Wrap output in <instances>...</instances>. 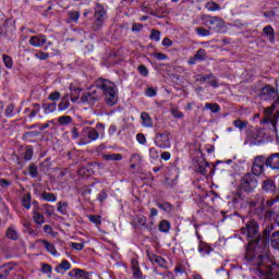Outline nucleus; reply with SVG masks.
Here are the masks:
<instances>
[{"label": "nucleus", "instance_id": "f257e3e1", "mask_svg": "<svg viewBox=\"0 0 279 279\" xmlns=\"http://www.w3.org/2000/svg\"><path fill=\"white\" fill-rule=\"evenodd\" d=\"M244 226L240 229L241 234L247 241L245 258L253 263L258 258H265V252L269 250V233L274 232V225H268L260 233V225L253 218H242Z\"/></svg>", "mask_w": 279, "mask_h": 279}, {"label": "nucleus", "instance_id": "f03ea898", "mask_svg": "<svg viewBox=\"0 0 279 279\" xmlns=\"http://www.w3.org/2000/svg\"><path fill=\"white\" fill-rule=\"evenodd\" d=\"M94 85L102 93L106 106L112 108L119 104V87L116 82L100 76L95 80Z\"/></svg>", "mask_w": 279, "mask_h": 279}, {"label": "nucleus", "instance_id": "7ed1b4c3", "mask_svg": "<svg viewBox=\"0 0 279 279\" xmlns=\"http://www.w3.org/2000/svg\"><path fill=\"white\" fill-rule=\"evenodd\" d=\"M108 21V11L101 3H97L94 11V21L92 24L93 32L99 33Z\"/></svg>", "mask_w": 279, "mask_h": 279}, {"label": "nucleus", "instance_id": "20e7f679", "mask_svg": "<svg viewBox=\"0 0 279 279\" xmlns=\"http://www.w3.org/2000/svg\"><path fill=\"white\" fill-rule=\"evenodd\" d=\"M239 189L243 193H254L258 189V179L251 172H247L241 178Z\"/></svg>", "mask_w": 279, "mask_h": 279}, {"label": "nucleus", "instance_id": "39448f33", "mask_svg": "<svg viewBox=\"0 0 279 279\" xmlns=\"http://www.w3.org/2000/svg\"><path fill=\"white\" fill-rule=\"evenodd\" d=\"M155 145L160 149L171 148V133H169V131L156 133Z\"/></svg>", "mask_w": 279, "mask_h": 279}, {"label": "nucleus", "instance_id": "423d86ee", "mask_svg": "<svg viewBox=\"0 0 279 279\" xmlns=\"http://www.w3.org/2000/svg\"><path fill=\"white\" fill-rule=\"evenodd\" d=\"M266 158L263 155L256 156L252 166V175L259 178L265 173Z\"/></svg>", "mask_w": 279, "mask_h": 279}, {"label": "nucleus", "instance_id": "0eeeda50", "mask_svg": "<svg viewBox=\"0 0 279 279\" xmlns=\"http://www.w3.org/2000/svg\"><path fill=\"white\" fill-rule=\"evenodd\" d=\"M83 132L85 134H87L88 140L81 141L80 145H88V144L93 143V141H97V138H99V132L97 131V129L87 126V128L83 129Z\"/></svg>", "mask_w": 279, "mask_h": 279}, {"label": "nucleus", "instance_id": "6e6552de", "mask_svg": "<svg viewBox=\"0 0 279 279\" xmlns=\"http://www.w3.org/2000/svg\"><path fill=\"white\" fill-rule=\"evenodd\" d=\"M208 59V54H206V49L201 48L196 51V53L191 57L187 60V64H190V66H193L195 64H197V62H205V60Z\"/></svg>", "mask_w": 279, "mask_h": 279}, {"label": "nucleus", "instance_id": "1a4fd4ad", "mask_svg": "<svg viewBox=\"0 0 279 279\" xmlns=\"http://www.w3.org/2000/svg\"><path fill=\"white\" fill-rule=\"evenodd\" d=\"M99 101V97H97V92H85L81 96V102L87 106H95Z\"/></svg>", "mask_w": 279, "mask_h": 279}, {"label": "nucleus", "instance_id": "9d476101", "mask_svg": "<svg viewBox=\"0 0 279 279\" xmlns=\"http://www.w3.org/2000/svg\"><path fill=\"white\" fill-rule=\"evenodd\" d=\"M259 95L260 97H264V99H271V97H278V89L270 84H266L264 87H262Z\"/></svg>", "mask_w": 279, "mask_h": 279}, {"label": "nucleus", "instance_id": "9b49d317", "mask_svg": "<svg viewBox=\"0 0 279 279\" xmlns=\"http://www.w3.org/2000/svg\"><path fill=\"white\" fill-rule=\"evenodd\" d=\"M246 204L250 208V213H252L254 210V208L265 204V197H263V195H260V194H256L253 197L248 198Z\"/></svg>", "mask_w": 279, "mask_h": 279}, {"label": "nucleus", "instance_id": "f8f14e48", "mask_svg": "<svg viewBox=\"0 0 279 279\" xmlns=\"http://www.w3.org/2000/svg\"><path fill=\"white\" fill-rule=\"evenodd\" d=\"M262 193L274 195L276 193V181L266 179L262 182Z\"/></svg>", "mask_w": 279, "mask_h": 279}, {"label": "nucleus", "instance_id": "ddd939ff", "mask_svg": "<svg viewBox=\"0 0 279 279\" xmlns=\"http://www.w3.org/2000/svg\"><path fill=\"white\" fill-rule=\"evenodd\" d=\"M266 167L272 171H279V153L271 154L266 158Z\"/></svg>", "mask_w": 279, "mask_h": 279}, {"label": "nucleus", "instance_id": "4468645a", "mask_svg": "<svg viewBox=\"0 0 279 279\" xmlns=\"http://www.w3.org/2000/svg\"><path fill=\"white\" fill-rule=\"evenodd\" d=\"M209 29H213V32L219 33L221 29H223V20L214 16L210 20H208Z\"/></svg>", "mask_w": 279, "mask_h": 279}, {"label": "nucleus", "instance_id": "2eb2a0df", "mask_svg": "<svg viewBox=\"0 0 279 279\" xmlns=\"http://www.w3.org/2000/svg\"><path fill=\"white\" fill-rule=\"evenodd\" d=\"M32 47H45L47 45V36L36 35L29 38L28 40Z\"/></svg>", "mask_w": 279, "mask_h": 279}, {"label": "nucleus", "instance_id": "dca6fc26", "mask_svg": "<svg viewBox=\"0 0 279 279\" xmlns=\"http://www.w3.org/2000/svg\"><path fill=\"white\" fill-rule=\"evenodd\" d=\"M68 276L70 278L89 279L90 278V272H88L84 269L74 268L70 272H68Z\"/></svg>", "mask_w": 279, "mask_h": 279}, {"label": "nucleus", "instance_id": "f3484780", "mask_svg": "<svg viewBox=\"0 0 279 279\" xmlns=\"http://www.w3.org/2000/svg\"><path fill=\"white\" fill-rule=\"evenodd\" d=\"M131 270L133 272V279H143V270L137 259H131Z\"/></svg>", "mask_w": 279, "mask_h": 279}, {"label": "nucleus", "instance_id": "a211bd4d", "mask_svg": "<svg viewBox=\"0 0 279 279\" xmlns=\"http://www.w3.org/2000/svg\"><path fill=\"white\" fill-rule=\"evenodd\" d=\"M198 254L201 256H208L213 252V246L205 241H198Z\"/></svg>", "mask_w": 279, "mask_h": 279}, {"label": "nucleus", "instance_id": "6ab92c4d", "mask_svg": "<svg viewBox=\"0 0 279 279\" xmlns=\"http://www.w3.org/2000/svg\"><path fill=\"white\" fill-rule=\"evenodd\" d=\"M38 243H41L46 250V252H48V254H51V256H57L58 255V250H56V245L47 240H38Z\"/></svg>", "mask_w": 279, "mask_h": 279}, {"label": "nucleus", "instance_id": "aec40b11", "mask_svg": "<svg viewBox=\"0 0 279 279\" xmlns=\"http://www.w3.org/2000/svg\"><path fill=\"white\" fill-rule=\"evenodd\" d=\"M69 269H71V262L63 259L60 265H58L54 268L56 274H61L62 276H64V274H66V271H69Z\"/></svg>", "mask_w": 279, "mask_h": 279}, {"label": "nucleus", "instance_id": "412c9836", "mask_svg": "<svg viewBox=\"0 0 279 279\" xmlns=\"http://www.w3.org/2000/svg\"><path fill=\"white\" fill-rule=\"evenodd\" d=\"M265 36L268 38L269 43H276V31L272 25H267L263 28Z\"/></svg>", "mask_w": 279, "mask_h": 279}, {"label": "nucleus", "instance_id": "4be33fe9", "mask_svg": "<svg viewBox=\"0 0 279 279\" xmlns=\"http://www.w3.org/2000/svg\"><path fill=\"white\" fill-rule=\"evenodd\" d=\"M156 206L160 208V210H163V213H168V214L173 213V210L175 209V206H173V204L169 202H163V203L156 202Z\"/></svg>", "mask_w": 279, "mask_h": 279}, {"label": "nucleus", "instance_id": "5701e85b", "mask_svg": "<svg viewBox=\"0 0 279 279\" xmlns=\"http://www.w3.org/2000/svg\"><path fill=\"white\" fill-rule=\"evenodd\" d=\"M141 120L143 128H154V121L151 120V116H149V113L142 112Z\"/></svg>", "mask_w": 279, "mask_h": 279}, {"label": "nucleus", "instance_id": "b1692460", "mask_svg": "<svg viewBox=\"0 0 279 279\" xmlns=\"http://www.w3.org/2000/svg\"><path fill=\"white\" fill-rule=\"evenodd\" d=\"M269 245H271V247L274 250H279V231H275L269 233Z\"/></svg>", "mask_w": 279, "mask_h": 279}, {"label": "nucleus", "instance_id": "393cba45", "mask_svg": "<svg viewBox=\"0 0 279 279\" xmlns=\"http://www.w3.org/2000/svg\"><path fill=\"white\" fill-rule=\"evenodd\" d=\"M102 160H107L108 162H119L123 160V155L121 154H105L102 155Z\"/></svg>", "mask_w": 279, "mask_h": 279}, {"label": "nucleus", "instance_id": "a878e982", "mask_svg": "<svg viewBox=\"0 0 279 279\" xmlns=\"http://www.w3.org/2000/svg\"><path fill=\"white\" fill-rule=\"evenodd\" d=\"M12 269H14V267L11 266V264H4V265L0 266V279L8 278V276H10V272L12 271Z\"/></svg>", "mask_w": 279, "mask_h": 279}, {"label": "nucleus", "instance_id": "bb28decb", "mask_svg": "<svg viewBox=\"0 0 279 279\" xmlns=\"http://www.w3.org/2000/svg\"><path fill=\"white\" fill-rule=\"evenodd\" d=\"M158 230H159V232H161L163 234H169V231L171 230V222H169V220H165V219L159 221Z\"/></svg>", "mask_w": 279, "mask_h": 279}, {"label": "nucleus", "instance_id": "cd10ccee", "mask_svg": "<svg viewBox=\"0 0 279 279\" xmlns=\"http://www.w3.org/2000/svg\"><path fill=\"white\" fill-rule=\"evenodd\" d=\"M44 114H51L56 112V109L58 108V104L56 102H46L43 105Z\"/></svg>", "mask_w": 279, "mask_h": 279}, {"label": "nucleus", "instance_id": "c85d7f7f", "mask_svg": "<svg viewBox=\"0 0 279 279\" xmlns=\"http://www.w3.org/2000/svg\"><path fill=\"white\" fill-rule=\"evenodd\" d=\"M266 209H267V207L265 206V203H263L262 205L253 208V210L251 213H253V215L258 217V219L263 220V217H265Z\"/></svg>", "mask_w": 279, "mask_h": 279}, {"label": "nucleus", "instance_id": "c756f323", "mask_svg": "<svg viewBox=\"0 0 279 279\" xmlns=\"http://www.w3.org/2000/svg\"><path fill=\"white\" fill-rule=\"evenodd\" d=\"M69 108H71V101H69V97L65 96L59 102L58 110L59 112H64V110H69Z\"/></svg>", "mask_w": 279, "mask_h": 279}, {"label": "nucleus", "instance_id": "7c9ffc66", "mask_svg": "<svg viewBox=\"0 0 279 279\" xmlns=\"http://www.w3.org/2000/svg\"><path fill=\"white\" fill-rule=\"evenodd\" d=\"M33 221H35L37 226H43V223H45V216L38 210L33 209Z\"/></svg>", "mask_w": 279, "mask_h": 279}, {"label": "nucleus", "instance_id": "2f4dec72", "mask_svg": "<svg viewBox=\"0 0 279 279\" xmlns=\"http://www.w3.org/2000/svg\"><path fill=\"white\" fill-rule=\"evenodd\" d=\"M40 199H43V202H58V196L53 193H49V192H43L40 195Z\"/></svg>", "mask_w": 279, "mask_h": 279}, {"label": "nucleus", "instance_id": "473e14b6", "mask_svg": "<svg viewBox=\"0 0 279 279\" xmlns=\"http://www.w3.org/2000/svg\"><path fill=\"white\" fill-rule=\"evenodd\" d=\"M258 271L260 276H264V278L262 279H272L271 277L274 276V268L271 266H268L266 270L263 268H258Z\"/></svg>", "mask_w": 279, "mask_h": 279}, {"label": "nucleus", "instance_id": "72a5a7b5", "mask_svg": "<svg viewBox=\"0 0 279 279\" xmlns=\"http://www.w3.org/2000/svg\"><path fill=\"white\" fill-rule=\"evenodd\" d=\"M22 206H23V208H25L26 210H29V208H32V194H31V193H26V194L22 197Z\"/></svg>", "mask_w": 279, "mask_h": 279}, {"label": "nucleus", "instance_id": "f704fd0d", "mask_svg": "<svg viewBox=\"0 0 279 279\" xmlns=\"http://www.w3.org/2000/svg\"><path fill=\"white\" fill-rule=\"evenodd\" d=\"M194 77H195V82H197L198 84H205V82H208V80H213V77H215V74L209 73L205 76L202 74H197Z\"/></svg>", "mask_w": 279, "mask_h": 279}, {"label": "nucleus", "instance_id": "c9c22d12", "mask_svg": "<svg viewBox=\"0 0 279 279\" xmlns=\"http://www.w3.org/2000/svg\"><path fill=\"white\" fill-rule=\"evenodd\" d=\"M205 110H210V112H213L214 114H217L218 112L221 111V107L215 102H206Z\"/></svg>", "mask_w": 279, "mask_h": 279}, {"label": "nucleus", "instance_id": "e433bc0d", "mask_svg": "<svg viewBox=\"0 0 279 279\" xmlns=\"http://www.w3.org/2000/svg\"><path fill=\"white\" fill-rule=\"evenodd\" d=\"M136 226H141V228H144V230H148V232H151V227L147 225V217L145 216H140L137 218Z\"/></svg>", "mask_w": 279, "mask_h": 279}, {"label": "nucleus", "instance_id": "4c0bfd02", "mask_svg": "<svg viewBox=\"0 0 279 279\" xmlns=\"http://www.w3.org/2000/svg\"><path fill=\"white\" fill-rule=\"evenodd\" d=\"M59 123V125H70V123H73V118L71 116H61L56 119V123Z\"/></svg>", "mask_w": 279, "mask_h": 279}, {"label": "nucleus", "instance_id": "58836bf2", "mask_svg": "<svg viewBox=\"0 0 279 279\" xmlns=\"http://www.w3.org/2000/svg\"><path fill=\"white\" fill-rule=\"evenodd\" d=\"M57 210L60 215H68L69 213V203L66 202H59L57 204Z\"/></svg>", "mask_w": 279, "mask_h": 279}, {"label": "nucleus", "instance_id": "ea45409f", "mask_svg": "<svg viewBox=\"0 0 279 279\" xmlns=\"http://www.w3.org/2000/svg\"><path fill=\"white\" fill-rule=\"evenodd\" d=\"M206 10L208 12H219V10H221V5H219L217 2L215 1H208L205 5Z\"/></svg>", "mask_w": 279, "mask_h": 279}, {"label": "nucleus", "instance_id": "a19ab883", "mask_svg": "<svg viewBox=\"0 0 279 279\" xmlns=\"http://www.w3.org/2000/svg\"><path fill=\"white\" fill-rule=\"evenodd\" d=\"M153 260L154 263L159 265V267H161L162 269H167V259H165L162 256L153 254Z\"/></svg>", "mask_w": 279, "mask_h": 279}, {"label": "nucleus", "instance_id": "79ce46f5", "mask_svg": "<svg viewBox=\"0 0 279 279\" xmlns=\"http://www.w3.org/2000/svg\"><path fill=\"white\" fill-rule=\"evenodd\" d=\"M5 236L11 241H19V232H16L14 228H8L5 232Z\"/></svg>", "mask_w": 279, "mask_h": 279}, {"label": "nucleus", "instance_id": "37998d69", "mask_svg": "<svg viewBox=\"0 0 279 279\" xmlns=\"http://www.w3.org/2000/svg\"><path fill=\"white\" fill-rule=\"evenodd\" d=\"M2 62L5 69H12L14 66V60L10 57V54H2Z\"/></svg>", "mask_w": 279, "mask_h": 279}, {"label": "nucleus", "instance_id": "c03bdc74", "mask_svg": "<svg viewBox=\"0 0 279 279\" xmlns=\"http://www.w3.org/2000/svg\"><path fill=\"white\" fill-rule=\"evenodd\" d=\"M28 175H31V178H33V179L38 178V166L36 163H34V162L29 163Z\"/></svg>", "mask_w": 279, "mask_h": 279}, {"label": "nucleus", "instance_id": "a18cd8bd", "mask_svg": "<svg viewBox=\"0 0 279 279\" xmlns=\"http://www.w3.org/2000/svg\"><path fill=\"white\" fill-rule=\"evenodd\" d=\"M208 167H210V163L206 161L205 163H201L196 171L197 173H201V175H206L208 173Z\"/></svg>", "mask_w": 279, "mask_h": 279}, {"label": "nucleus", "instance_id": "49530a36", "mask_svg": "<svg viewBox=\"0 0 279 279\" xmlns=\"http://www.w3.org/2000/svg\"><path fill=\"white\" fill-rule=\"evenodd\" d=\"M37 114H40V104L35 102L33 104V110L31 111V113L28 114V119H34V117H36Z\"/></svg>", "mask_w": 279, "mask_h": 279}, {"label": "nucleus", "instance_id": "de8ad7c7", "mask_svg": "<svg viewBox=\"0 0 279 279\" xmlns=\"http://www.w3.org/2000/svg\"><path fill=\"white\" fill-rule=\"evenodd\" d=\"M233 125L238 130H245L247 129V121H242L241 119H236L233 121Z\"/></svg>", "mask_w": 279, "mask_h": 279}, {"label": "nucleus", "instance_id": "09e8293b", "mask_svg": "<svg viewBox=\"0 0 279 279\" xmlns=\"http://www.w3.org/2000/svg\"><path fill=\"white\" fill-rule=\"evenodd\" d=\"M137 71L142 77H149V69L145 64L138 65Z\"/></svg>", "mask_w": 279, "mask_h": 279}, {"label": "nucleus", "instance_id": "8fccbe9b", "mask_svg": "<svg viewBox=\"0 0 279 279\" xmlns=\"http://www.w3.org/2000/svg\"><path fill=\"white\" fill-rule=\"evenodd\" d=\"M149 38L154 40L155 43H160V31L158 29H151Z\"/></svg>", "mask_w": 279, "mask_h": 279}, {"label": "nucleus", "instance_id": "3c124183", "mask_svg": "<svg viewBox=\"0 0 279 279\" xmlns=\"http://www.w3.org/2000/svg\"><path fill=\"white\" fill-rule=\"evenodd\" d=\"M68 15L72 23L80 21V11H69Z\"/></svg>", "mask_w": 279, "mask_h": 279}, {"label": "nucleus", "instance_id": "603ef678", "mask_svg": "<svg viewBox=\"0 0 279 279\" xmlns=\"http://www.w3.org/2000/svg\"><path fill=\"white\" fill-rule=\"evenodd\" d=\"M14 104H10L5 111H4V114L7 117V119H12V117H14Z\"/></svg>", "mask_w": 279, "mask_h": 279}, {"label": "nucleus", "instance_id": "864d4df0", "mask_svg": "<svg viewBox=\"0 0 279 279\" xmlns=\"http://www.w3.org/2000/svg\"><path fill=\"white\" fill-rule=\"evenodd\" d=\"M170 112L173 119H184V113L178 108H171Z\"/></svg>", "mask_w": 279, "mask_h": 279}, {"label": "nucleus", "instance_id": "5fc2aeb1", "mask_svg": "<svg viewBox=\"0 0 279 279\" xmlns=\"http://www.w3.org/2000/svg\"><path fill=\"white\" fill-rule=\"evenodd\" d=\"M88 220L95 226H101V217L99 215H89Z\"/></svg>", "mask_w": 279, "mask_h": 279}, {"label": "nucleus", "instance_id": "6e6d98bb", "mask_svg": "<svg viewBox=\"0 0 279 279\" xmlns=\"http://www.w3.org/2000/svg\"><path fill=\"white\" fill-rule=\"evenodd\" d=\"M32 158H34V148L28 147L24 153V160H26V162H29Z\"/></svg>", "mask_w": 279, "mask_h": 279}, {"label": "nucleus", "instance_id": "4d7b16f0", "mask_svg": "<svg viewBox=\"0 0 279 279\" xmlns=\"http://www.w3.org/2000/svg\"><path fill=\"white\" fill-rule=\"evenodd\" d=\"M143 27L144 25L141 23H133L131 32H133V34H141V32H143Z\"/></svg>", "mask_w": 279, "mask_h": 279}, {"label": "nucleus", "instance_id": "13d9d810", "mask_svg": "<svg viewBox=\"0 0 279 279\" xmlns=\"http://www.w3.org/2000/svg\"><path fill=\"white\" fill-rule=\"evenodd\" d=\"M97 199L100 204H104V202L108 199V192H106V190H101L97 195Z\"/></svg>", "mask_w": 279, "mask_h": 279}, {"label": "nucleus", "instance_id": "bf43d9fd", "mask_svg": "<svg viewBox=\"0 0 279 279\" xmlns=\"http://www.w3.org/2000/svg\"><path fill=\"white\" fill-rule=\"evenodd\" d=\"M158 95V90L154 87H147L145 90V96L146 97H156Z\"/></svg>", "mask_w": 279, "mask_h": 279}, {"label": "nucleus", "instance_id": "052dcab7", "mask_svg": "<svg viewBox=\"0 0 279 279\" xmlns=\"http://www.w3.org/2000/svg\"><path fill=\"white\" fill-rule=\"evenodd\" d=\"M130 161L135 163V165H141V162H143V157H141V155H138V154H133L131 156Z\"/></svg>", "mask_w": 279, "mask_h": 279}, {"label": "nucleus", "instance_id": "680f3d73", "mask_svg": "<svg viewBox=\"0 0 279 279\" xmlns=\"http://www.w3.org/2000/svg\"><path fill=\"white\" fill-rule=\"evenodd\" d=\"M60 97H62L60 92H53L48 96V99L49 101H60Z\"/></svg>", "mask_w": 279, "mask_h": 279}, {"label": "nucleus", "instance_id": "e2e57ef3", "mask_svg": "<svg viewBox=\"0 0 279 279\" xmlns=\"http://www.w3.org/2000/svg\"><path fill=\"white\" fill-rule=\"evenodd\" d=\"M149 158H151L153 160L160 158L158 149H156L155 147H150L149 148Z\"/></svg>", "mask_w": 279, "mask_h": 279}, {"label": "nucleus", "instance_id": "0e129e2a", "mask_svg": "<svg viewBox=\"0 0 279 279\" xmlns=\"http://www.w3.org/2000/svg\"><path fill=\"white\" fill-rule=\"evenodd\" d=\"M153 58H155V60H159V61L169 60V57L162 52H154Z\"/></svg>", "mask_w": 279, "mask_h": 279}, {"label": "nucleus", "instance_id": "69168bd1", "mask_svg": "<svg viewBox=\"0 0 279 279\" xmlns=\"http://www.w3.org/2000/svg\"><path fill=\"white\" fill-rule=\"evenodd\" d=\"M53 267L49 264H41V274H51Z\"/></svg>", "mask_w": 279, "mask_h": 279}, {"label": "nucleus", "instance_id": "338daca9", "mask_svg": "<svg viewBox=\"0 0 279 279\" xmlns=\"http://www.w3.org/2000/svg\"><path fill=\"white\" fill-rule=\"evenodd\" d=\"M196 33L198 34V36H210V31L204 27L196 28Z\"/></svg>", "mask_w": 279, "mask_h": 279}, {"label": "nucleus", "instance_id": "774afa93", "mask_svg": "<svg viewBox=\"0 0 279 279\" xmlns=\"http://www.w3.org/2000/svg\"><path fill=\"white\" fill-rule=\"evenodd\" d=\"M35 58H37V60H48L49 53L39 51V52L35 53Z\"/></svg>", "mask_w": 279, "mask_h": 279}]
</instances>
